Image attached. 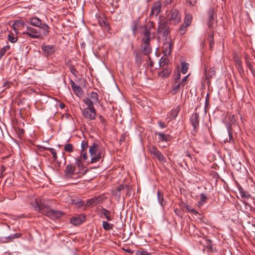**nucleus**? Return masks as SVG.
Returning a JSON list of instances; mask_svg holds the SVG:
<instances>
[{
	"label": "nucleus",
	"instance_id": "35",
	"mask_svg": "<svg viewBox=\"0 0 255 255\" xmlns=\"http://www.w3.org/2000/svg\"><path fill=\"white\" fill-rule=\"evenodd\" d=\"M227 130L229 134V139H226L225 140V142H229L230 143H232L234 142L233 136V131L231 125H228L227 126Z\"/></svg>",
	"mask_w": 255,
	"mask_h": 255
},
{
	"label": "nucleus",
	"instance_id": "57",
	"mask_svg": "<svg viewBox=\"0 0 255 255\" xmlns=\"http://www.w3.org/2000/svg\"><path fill=\"white\" fill-rule=\"evenodd\" d=\"M180 77V73L179 71L174 72V82H178Z\"/></svg>",
	"mask_w": 255,
	"mask_h": 255
},
{
	"label": "nucleus",
	"instance_id": "64",
	"mask_svg": "<svg viewBox=\"0 0 255 255\" xmlns=\"http://www.w3.org/2000/svg\"><path fill=\"white\" fill-rule=\"evenodd\" d=\"M157 124L159 127L161 128H165L167 127V125L165 124L163 122H162L161 121H158Z\"/></svg>",
	"mask_w": 255,
	"mask_h": 255
},
{
	"label": "nucleus",
	"instance_id": "10",
	"mask_svg": "<svg viewBox=\"0 0 255 255\" xmlns=\"http://www.w3.org/2000/svg\"><path fill=\"white\" fill-rule=\"evenodd\" d=\"M64 215V213L57 210L50 209L45 216L52 220H55L60 218Z\"/></svg>",
	"mask_w": 255,
	"mask_h": 255
},
{
	"label": "nucleus",
	"instance_id": "33",
	"mask_svg": "<svg viewBox=\"0 0 255 255\" xmlns=\"http://www.w3.org/2000/svg\"><path fill=\"white\" fill-rule=\"evenodd\" d=\"M83 102L87 105V107L86 108L90 109H95L94 106V103H95L93 101H92L90 98H85L83 99Z\"/></svg>",
	"mask_w": 255,
	"mask_h": 255
},
{
	"label": "nucleus",
	"instance_id": "26",
	"mask_svg": "<svg viewBox=\"0 0 255 255\" xmlns=\"http://www.w3.org/2000/svg\"><path fill=\"white\" fill-rule=\"evenodd\" d=\"M143 41V44L142 45V52L144 55H147L149 54H150L152 51L151 48L149 45L150 41H148L147 43H146L145 41Z\"/></svg>",
	"mask_w": 255,
	"mask_h": 255
},
{
	"label": "nucleus",
	"instance_id": "54",
	"mask_svg": "<svg viewBox=\"0 0 255 255\" xmlns=\"http://www.w3.org/2000/svg\"><path fill=\"white\" fill-rule=\"evenodd\" d=\"M88 147V142L86 140H83L81 142V150H87Z\"/></svg>",
	"mask_w": 255,
	"mask_h": 255
},
{
	"label": "nucleus",
	"instance_id": "52",
	"mask_svg": "<svg viewBox=\"0 0 255 255\" xmlns=\"http://www.w3.org/2000/svg\"><path fill=\"white\" fill-rule=\"evenodd\" d=\"M189 25H185V23H184L181 25L179 28L180 33L181 35H183L185 33V29Z\"/></svg>",
	"mask_w": 255,
	"mask_h": 255
},
{
	"label": "nucleus",
	"instance_id": "47",
	"mask_svg": "<svg viewBox=\"0 0 255 255\" xmlns=\"http://www.w3.org/2000/svg\"><path fill=\"white\" fill-rule=\"evenodd\" d=\"M9 49V46H4L0 49V59L4 55L6 51Z\"/></svg>",
	"mask_w": 255,
	"mask_h": 255
},
{
	"label": "nucleus",
	"instance_id": "62",
	"mask_svg": "<svg viewBox=\"0 0 255 255\" xmlns=\"http://www.w3.org/2000/svg\"><path fill=\"white\" fill-rule=\"evenodd\" d=\"M74 204L77 205L78 207H81L84 206V202L81 200H78L76 202H74Z\"/></svg>",
	"mask_w": 255,
	"mask_h": 255
},
{
	"label": "nucleus",
	"instance_id": "46",
	"mask_svg": "<svg viewBox=\"0 0 255 255\" xmlns=\"http://www.w3.org/2000/svg\"><path fill=\"white\" fill-rule=\"evenodd\" d=\"M21 236V234L20 233H15V234H11L7 237H5V239L6 240H12L13 239H15V238H18L19 237H20Z\"/></svg>",
	"mask_w": 255,
	"mask_h": 255
},
{
	"label": "nucleus",
	"instance_id": "31",
	"mask_svg": "<svg viewBox=\"0 0 255 255\" xmlns=\"http://www.w3.org/2000/svg\"><path fill=\"white\" fill-rule=\"evenodd\" d=\"M30 205L35 211L40 213V210H41L40 201H39L37 199H35L33 201L30 203Z\"/></svg>",
	"mask_w": 255,
	"mask_h": 255
},
{
	"label": "nucleus",
	"instance_id": "9",
	"mask_svg": "<svg viewBox=\"0 0 255 255\" xmlns=\"http://www.w3.org/2000/svg\"><path fill=\"white\" fill-rule=\"evenodd\" d=\"M83 116L87 119L94 120L96 118V112L95 109L84 108L82 111Z\"/></svg>",
	"mask_w": 255,
	"mask_h": 255
},
{
	"label": "nucleus",
	"instance_id": "49",
	"mask_svg": "<svg viewBox=\"0 0 255 255\" xmlns=\"http://www.w3.org/2000/svg\"><path fill=\"white\" fill-rule=\"evenodd\" d=\"M69 68L71 73L75 77H77L78 74V71L75 68L74 66L70 65H69Z\"/></svg>",
	"mask_w": 255,
	"mask_h": 255
},
{
	"label": "nucleus",
	"instance_id": "45",
	"mask_svg": "<svg viewBox=\"0 0 255 255\" xmlns=\"http://www.w3.org/2000/svg\"><path fill=\"white\" fill-rule=\"evenodd\" d=\"M88 98H90L95 103H96V102H98V94L96 93H95L94 92L90 93L89 97Z\"/></svg>",
	"mask_w": 255,
	"mask_h": 255
},
{
	"label": "nucleus",
	"instance_id": "32",
	"mask_svg": "<svg viewBox=\"0 0 255 255\" xmlns=\"http://www.w3.org/2000/svg\"><path fill=\"white\" fill-rule=\"evenodd\" d=\"M200 200L198 201L197 204L198 207L199 208L201 207L208 200V197L203 193L200 194Z\"/></svg>",
	"mask_w": 255,
	"mask_h": 255
},
{
	"label": "nucleus",
	"instance_id": "27",
	"mask_svg": "<svg viewBox=\"0 0 255 255\" xmlns=\"http://www.w3.org/2000/svg\"><path fill=\"white\" fill-rule=\"evenodd\" d=\"M171 71L172 69L171 68L166 67L163 69L162 71L158 73V76L163 78H166L169 77Z\"/></svg>",
	"mask_w": 255,
	"mask_h": 255
},
{
	"label": "nucleus",
	"instance_id": "21",
	"mask_svg": "<svg viewBox=\"0 0 255 255\" xmlns=\"http://www.w3.org/2000/svg\"><path fill=\"white\" fill-rule=\"evenodd\" d=\"M171 41H166L164 42L163 45L162 51L165 56H167L170 54L171 50Z\"/></svg>",
	"mask_w": 255,
	"mask_h": 255
},
{
	"label": "nucleus",
	"instance_id": "58",
	"mask_svg": "<svg viewBox=\"0 0 255 255\" xmlns=\"http://www.w3.org/2000/svg\"><path fill=\"white\" fill-rule=\"evenodd\" d=\"M135 62L138 64H140L141 62V57L137 52L135 54Z\"/></svg>",
	"mask_w": 255,
	"mask_h": 255
},
{
	"label": "nucleus",
	"instance_id": "48",
	"mask_svg": "<svg viewBox=\"0 0 255 255\" xmlns=\"http://www.w3.org/2000/svg\"><path fill=\"white\" fill-rule=\"evenodd\" d=\"M161 61L160 62V66L162 67L164 65H167L169 62V59L167 57H162L161 59Z\"/></svg>",
	"mask_w": 255,
	"mask_h": 255
},
{
	"label": "nucleus",
	"instance_id": "51",
	"mask_svg": "<svg viewBox=\"0 0 255 255\" xmlns=\"http://www.w3.org/2000/svg\"><path fill=\"white\" fill-rule=\"evenodd\" d=\"M205 246L208 248L209 250H212L213 245L212 244V241L210 239H206L205 240Z\"/></svg>",
	"mask_w": 255,
	"mask_h": 255
},
{
	"label": "nucleus",
	"instance_id": "12",
	"mask_svg": "<svg viewBox=\"0 0 255 255\" xmlns=\"http://www.w3.org/2000/svg\"><path fill=\"white\" fill-rule=\"evenodd\" d=\"M99 210L100 212V217H102L104 216L107 221H111L114 219V212L112 213L111 211L104 208L102 206Z\"/></svg>",
	"mask_w": 255,
	"mask_h": 255
},
{
	"label": "nucleus",
	"instance_id": "22",
	"mask_svg": "<svg viewBox=\"0 0 255 255\" xmlns=\"http://www.w3.org/2000/svg\"><path fill=\"white\" fill-rule=\"evenodd\" d=\"M180 110V106L176 107L167 114V116L168 118L170 119L171 120L175 119L177 117Z\"/></svg>",
	"mask_w": 255,
	"mask_h": 255
},
{
	"label": "nucleus",
	"instance_id": "7",
	"mask_svg": "<svg viewBox=\"0 0 255 255\" xmlns=\"http://www.w3.org/2000/svg\"><path fill=\"white\" fill-rule=\"evenodd\" d=\"M22 34L26 35L32 38H39L41 36L39 30L30 26H27L26 31L23 32Z\"/></svg>",
	"mask_w": 255,
	"mask_h": 255
},
{
	"label": "nucleus",
	"instance_id": "34",
	"mask_svg": "<svg viewBox=\"0 0 255 255\" xmlns=\"http://www.w3.org/2000/svg\"><path fill=\"white\" fill-rule=\"evenodd\" d=\"M139 25V21L137 19L133 21L131 25V30L134 36L136 35L137 29Z\"/></svg>",
	"mask_w": 255,
	"mask_h": 255
},
{
	"label": "nucleus",
	"instance_id": "30",
	"mask_svg": "<svg viewBox=\"0 0 255 255\" xmlns=\"http://www.w3.org/2000/svg\"><path fill=\"white\" fill-rule=\"evenodd\" d=\"M198 230L194 224L189 226V230L188 232L191 236H195L198 235Z\"/></svg>",
	"mask_w": 255,
	"mask_h": 255
},
{
	"label": "nucleus",
	"instance_id": "40",
	"mask_svg": "<svg viewBox=\"0 0 255 255\" xmlns=\"http://www.w3.org/2000/svg\"><path fill=\"white\" fill-rule=\"evenodd\" d=\"M44 148L46 150H49L52 154V158L54 161H57V156L56 151L55 149L51 147H44Z\"/></svg>",
	"mask_w": 255,
	"mask_h": 255
},
{
	"label": "nucleus",
	"instance_id": "17",
	"mask_svg": "<svg viewBox=\"0 0 255 255\" xmlns=\"http://www.w3.org/2000/svg\"><path fill=\"white\" fill-rule=\"evenodd\" d=\"M70 84L74 93L79 97H81L84 94V92L81 88L76 85L73 80L70 81Z\"/></svg>",
	"mask_w": 255,
	"mask_h": 255
},
{
	"label": "nucleus",
	"instance_id": "13",
	"mask_svg": "<svg viewBox=\"0 0 255 255\" xmlns=\"http://www.w3.org/2000/svg\"><path fill=\"white\" fill-rule=\"evenodd\" d=\"M85 216L83 215H77L70 220V223L74 226H79L85 221Z\"/></svg>",
	"mask_w": 255,
	"mask_h": 255
},
{
	"label": "nucleus",
	"instance_id": "6",
	"mask_svg": "<svg viewBox=\"0 0 255 255\" xmlns=\"http://www.w3.org/2000/svg\"><path fill=\"white\" fill-rule=\"evenodd\" d=\"M105 199V197H104V195L94 196V197L88 199L87 201L86 206L87 207L96 206L98 204L102 203Z\"/></svg>",
	"mask_w": 255,
	"mask_h": 255
},
{
	"label": "nucleus",
	"instance_id": "42",
	"mask_svg": "<svg viewBox=\"0 0 255 255\" xmlns=\"http://www.w3.org/2000/svg\"><path fill=\"white\" fill-rule=\"evenodd\" d=\"M79 157L82 159L83 161L86 162L88 159L87 150H81L80 155Z\"/></svg>",
	"mask_w": 255,
	"mask_h": 255
},
{
	"label": "nucleus",
	"instance_id": "50",
	"mask_svg": "<svg viewBox=\"0 0 255 255\" xmlns=\"http://www.w3.org/2000/svg\"><path fill=\"white\" fill-rule=\"evenodd\" d=\"M83 160L79 156L75 158L76 164L79 168H81L83 167L82 163Z\"/></svg>",
	"mask_w": 255,
	"mask_h": 255
},
{
	"label": "nucleus",
	"instance_id": "5",
	"mask_svg": "<svg viewBox=\"0 0 255 255\" xmlns=\"http://www.w3.org/2000/svg\"><path fill=\"white\" fill-rule=\"evenodd\" d=\"M153 27V22L150 21V23H147L143 27V37L142 38V41H145L146 43L148 41H150L151 37V29Z\"/></svg>",
	"mask_w": 255,
	"mask_h": 255
},
{
	"label": "nucleus",
	"instance_id": "53",
	"mask_svg": "<svg viewBox=\"0 0 255 255\" xmlns=\"http://www.w3.org/2000/svg\"><path fill=\"white\" fill-rule=\"evenodd\" d=\"M13 85V82L9 81H5L3 84V87L4 88V89H9Z\"/></svg>",
	"mask_w": 255,
	"mask_h": 255
},
{
	"label": "nucleus",
	"instance_id": "59",
	"mask_svg": "<svg viewBox=\"0 0 255 255\" xmlns=\"http://www.w3.org/2000/svg\"><path fill=\"white\" fill-rule=\"evenodd\" d=\"M99 118L100 122L103 124L104 127H106L107 126V121L106 119L102 116H100Z\"/></svg>",
	"mask_w": 255,
	"mask_h": 255
},
{
	"label": "nucleus",
	"instance_id": "8",
	"mask_svg": "<svg viewBox=\"0 0 255 255\" xmlns=\"http://www.w3.org/2000/svg\"><path fill=\"white\" fill-rule=\"evenodd\" d=\"M208 15V26L209 28L214 27V24L216 21V14L213 8H210L207 11Z\"/></svg>",
	"mask_w": 255,
	"mask_h": 255
},
{
	"label": "nucleus",
	"instance_id": "1",
	"mask_svg": "<svg viewBox=\"0 0 255 255\" xmlns=\"http://www.w3.org/2000/svg\"><path fill=\"white\" fill-rule=\"evenodd\" d=\"M156 33L157 35L161 36L163 40L167 39L170 34V26L168 21L162 18L159 19Z\"/></svg>",
	"mask_w": 255,
	"mask_h": 255
},
{
	"label": "nucleus",
	"instance_id": "3",
	"mask_svg": "<svg viewBox=\"0 0 255 255\" xmlns=\"http://www.w3.org/2000/svg\"><path fill=\"white\" fill-rule=\"evenodd\" d=\"M168 20L171 24H176L178 23L181 18L180 14L177 9H172L168 15Z\"/></svg>",
	"mask_w": 255,
	"mask_h": 255
},
{
	"label": "nucleus",
	"instance_id": "19",
	"mask_svg": "<svg viewBox=\"0 0 255 255\" xmlns=\"http://www.w3.org/2000/svg\"><path fill=\"white\" fill-rule=\"evenodd\" d=\"M76 170L75 165L72 164H68L64 170L65 174L66 176H71L75 174Z\"/></svg>",
	"mask_w": 255,
	"mask_h": 255
},
{
	"label": "nucleus",
	"instance_id": "4",
	"mask_svg": "<svg viewBox=\"0 0 255 255\" xmlns=\"http://www.w3.org/2000/svg\"><path fill=\"white\" fill-rule=\"evenodd\" d=\"M148 150L151 154L153 155L154 157L158 159L160 162L165 163L166 162V157L162 154V153L157 149V148L154 146H150L148 147Z\"/></svg>",
	"mask_w": 255,
	"mask_h": 255
},
{
	"label": "nucleus",
	"instance_id": "39",
	"mask_svg": "<svg viewBox=\"0 0 255 255\" xmlns=\"http://www.w3.org/2000/svg\"><path fill=\"white\" fill-rule=\"evenodd\" d=\"M131 186L128 185H125L124 192H126L125 197L123 196V198L129 197L131 195Z\"/></svg>",
	"mask_w": 255,
	"mask_h": 255
},
{
	"label": "nucleus",
	"instance_id": "15",
	"mask_svg": "<svg viewBox=\"0 0 255 255\" xmlns=\"http://www.w3.org/2000/svg\"><path fill=\"white\" fill-rule=\"evenodd\" d=\"M245 63L247 66L250 69L253 74H254L255 71L253 68V65L255 61V57H251L247 54L245 56Z\"/></svg>",
	"mask_w": 255,
	"mask_h": 255
},
{
	"label": "nucleus",
	"instance_id": "18",
	"mask_svg": "<svg viewBox=\"0 0 255 255\" xmlns=\"http://www.w3.org/2000/svg\"><path fill=\"white\" fill-rule=\"evenodd\" d=\"M40 207L41 208L40 213L45 216L47 212L51 209L47 204V201L44 199L40 200Z\"/></svg>",
	"mask_w": 255,
	"mask_h": 255
},
{
	"label": "nucleus",
	"instance_id": "63",
	"mask_svg": "<svg viewBox=\"0 0 255 255\" xmlns=\"http://www.w3.org/2000/svg\"><path fill=\"white\" fill-rule=\"evenodd\" d=\"M100 24L102 26H105V28H109L110 25L106 22V21L103 20L102 22L99 21Z\"/></svg>",
	"mask_w": 255,
	"mask_h": 255
},
{
	"label": "nucleus",
	"instance_id": "29",
	"mask_svg": "<svg viewBox=\"0 0 255 255\" xmlns=\"http://www.w3.org/2000/svg\"><path fill=\"white\" fill-rule=\"evenodd\" d=\"M24 25V23L22 20H17L15 21L12 24V27L13 30L17 33V30L19 28L23 27Z\"/></svg>",
	"mask_w": 255,
	"mask_h": 255
},
{
	"label": "nucleus",
	"instance_id": "14",
	"mask_svg": "<svg viewBox=\"0 0 255 255\" xmlns=\"http://www.w3.org/2000/svg\"><path fill=\"white\" fill-rule=\"evenodd\" d=\"M204 73L205 75V78L209 80L215 76V68L214 66H212L210 67L209 70H208L207 67L205 66L204 69Z\"/></svg>",
	"mask_w": 255,
	"mask_h": 255
},
{
	"label": "nucleus",
	"instance_id": "37",
	"mask_svg": "<svg viewBox=\"0 0 255 255\" xmlns=\"http://www.w3.org/2000/svg\"><path fill=\"white\" fill-rule=\"evenodd\" d=\"M124 186L125 185L121 184L116 188L115 195L118 196V198L121 197L122 192L124 193Z\"/></svg>",
	"mask_w": 255,
	"mask_h": 255
},
{
	"label": "nucleus",
	"instance_id": "2",
	"mask_svg": "<svg viewBox=\"0 0 255 255\" xmlns=\"http://www.w3.org/2000/svg\"><path fill=\"white\" fill-rule=\"evenodd\" d=\"M98 145L96 143H93L92 145L89 147V153L91 157V163H94L99 161L102 157L101 152L98 151Z\"/></svg>",
	"mask_w": 255,
	"mask_h": 255
},
{
	"label": "nucleus",
	"instance_id": "61",
	"mask_svg": "<svg viewBox=\"0 0 255 255\" xmlns=\"http://www.w3.org/2000/svg\"><path fill=\"white\" fill-rule=\"evenodd\" d=\"M237 64L238 66V69L239 72L240 71H243V67H242V61L240 60H237Z\"/></svg>",
	"mask_w": 255,
	"mask_h": 255
},
{
	"label": "nucleus",
	"instance_id": "38",
	"mask_svg": "<svg viewBox=\"0 0 255 255\" xmlns=\"http://www.w3.org/2000/svg\"><path fill=\"white\" fill-rule=\"evenodd\" d=\"M157 199L159 203L161 205V206L163 207L165 203L164 201L163 194L161 191L159 190H158L157 192Z\"/></svg>",
	"mask_w": 255,
	"mask_h": 255
},
{
	"label": "nucleus",
	"instance_id": "11",
	"mask_svg": "<svg viewBox=\"0 0 255 255\" xmlns=\"http://www.w3.org/2000/svg\"><path fill=\"white\" fill-rule=\"evenodd\" d=\"M190 122L193 127L195 132H197L199 126V113H194L190 119Z\"/></svg>",
	"mask_w": 255,
	"mask_h": 255
},
{
	"label": "nucleus",
	"instance_id": "44",
	"mask_svg": "<svg viewBox=\"0 0 255 255\" xmlns=\"http://www.w3.org/2000/svg\"><path fill=\"white\" fill-rule=\"evenodd\" d=\"M64 150L66 152L71 153L73 151V146L71 143H67L64 146Z\"/></svg>",
	"mask_w": 255,
	"mask_h": 255
},
{
	"label": "nucleus",
	"instance_id": "23",
	"mask_svg": "<svg viewBox=\"0 0 255 255\" xmlns=\"http://www.w3.org/2000/svg\"><path fill=\"white\" fill-rule=\"evenodd\" d=\"M155 134L158 136L159 141H169L172 139V136L168 134H164L159 132H156Z\"/></svg>",
	"mask_w": 255,
	"mask_h": 255
},
{
	"label": "nucleus",
	"instance_id": "25",
	"mask_svg": "<svg viewBox=\"0 0 255 255\" xmlns=\"http://www.w3.org/2000/svg\"><path fill=\"white\" fill-rule=\"evenodd\" d=\"M39 28L40 29V33L41 35H42L44 36H46L48 35L50 31V27L45 23H42L41 25L39 26Z\"/></svg>",
	"mask_w": 255,
	"mask_h": 255
},
{
	"label": "nucleus",
	"instance_id": "24",
	"mask_svg": "<svg viewBox=\"0 0 255 255\" xmlns=\"http://www.w3.org/2000/svg\"><path fill=\"white\" fill-rule=\"evenodd\" d=\"M161 11V5L159 3H154L152 7L149 16L155 15L157 16Z\"/></svg>",
	"mask_w": 255,
	"mask_h": 255
},
{
	"label": "nucleus",
	"instance_id": "43",
	"mask_svg": "<svg viewBox=\"0 0 255 255\" xmlns=\"http://www.w3.org/2000/svg\"><path fill=\"white\" fill-rule=\"evenodd\" d=\"M181 72L183 74H185L187 72L188 69V64L186 63L185 62H181Z\"/></svg>",
	"mask_w": 255,
	"mask_h": 255
},
{
	"label": "nucleus",
	"instance_id": "41",
	"mask_svg": "<svg viewBox=\"0 0 255 255\" xmlns=\"http://www.w3.org/2000/svg\"><path fill=\"white\" fill-rule=\"evenodd\" d=\"M192 20V15L190 14H187L185 15L184 23H185V25L190 26Z\"/></svg>",
	"mask_w": 255,
	"mask_h": 255
},
{
	"label": "nucleus",
	"instance_id": "16",
	"mask_svg": "<svg viewBox=\"0 0 255 255\" xmlns=\"http://www.w3.org/2000/svg\"><path fill=\"white\" fill-rule=\"evenodd\" d=\"M42 50L44 53V55L49 56L55 52V46L51 45H43Z\"/></svg>",
	"mask_w": 255,
	"mask_h": 255
},
{
	"label": "nucleus",
	"instance_id": "20",
	"mask_svg": "<svg viewBox=\"0 0 255 255\" xmlns=\"http://www.w3.org/2000/svg\"><path fill=\"white\" fill-rule=\"evenodd\" d=\"M27 21L32 26L37 27L41 25L42 23V20L36 16L28 18Z\"/></svg>",
	"mask_w": 255,
	"mask_h": 255
},
{
	"label": "nucleus",
	"instance_id": "56",
	"mask_svg": "<svg viewBox=\"0 0 255 255\" xmlns=\"http://www.w3.org/2000/svg\"><path fill=\"white\" fill-rule=\"evenodd\" d=\"M136 255H150L147 251L140 250L136 252Z\"/></svg>",
	"mask_w": 255,
	"mask_h": 255
},
{
	"label": "nucleus",
	"instance_id": "28",
	"mask_svg": "<svg viewBox=\"0 0 255 255\" xmlns=\"http://www.w3.org/2000/svg\"><path fill=\"white\" fill-rule=\"evenodd\" d=\"M182 84L180 82H174L172 85L171 93L173 95L177 94L180 90Z\"/></svg>",
	"mask_w": 255,
	"mask_h": 255
},
{
	"label": "nucleus",
	"instance_id": "55",
	"mask_svg": "<svg viewBox=\"0 0 255 255\" xmlns=\"http://www.w3.org/2000/svg\"><path fill=\"white\" fill-rule=\"evenodd\" d=\"M8 40L11 43H15L17 40V37L13 36L12 35L9 34L8 35Z\"/></svg>",
	"mask_w": 255,
	"mask_h": 255
},
{
	"label": "nucleus",
	"instance_id": "60",
	"mask_svg": "<svg viewBox=\"0 0 255 255\" xmlns=\"http://www.w3.org/2000/svg\"><path fill=\"white\" fill-rule=\"evenodd\" d=\"M127 136V134L126 133H124L121 135V137L119 139V142L120 143V144H121L122 142L126 141Z\"/></svg>",
	"mask_w": 255,
	"mask_h": 255
},
{
	"label": "nucleus",
	"instance_id": "36",
	"mask_svg": "<svg viewBox=\"0 0 255 255\" xmlns=\"http://www.w3.org/2000/svg\"><path fill=\"white\" fill-rule=\"evenodd\" d=\"M102 226L105 231H109L113 229L114 225L113 224L109 223L107 221H104L102 223Z\"/></svg>",
	"mask_w": 255,
	"mask_h": 255
}]
</instances>
